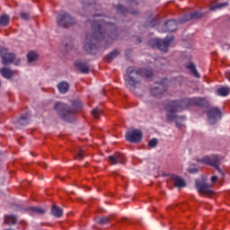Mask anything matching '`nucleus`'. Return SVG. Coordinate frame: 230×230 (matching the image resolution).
I'll use <instances>...</instances> for the list:
<instances>
[{"label":"nucleus","instance_id":"f257e3e1","mask_svg":"<svg viewBox=\"0 0 230 230\" xmlns=\"http://www.w3.org/2000/svg\"><path fill=\"white\" fill-rule=\"evenodd\" d=\"M92 33L86 34L84 49L88 55L98 53V42L103 40L106 44H112L119 39L118 25L105 20H94L91 22Z\"/></svg>","mask_w":230,"mask_h":230},{"label":"nucleus","instance_id":"f03ea898","mask_svg":"<svg viewBox=\"0 0 230 230\" xmlns=\"http://www.w3.org/2000/svg\"><path fill=\"white\" fill-rule=\"evenodd\" d=\"M146 76V78H152L154 76V72L150 69H144L143 71L136 69L134 66H129L126 70V75H124V80L126 86L129 91H136V88L139 84H141V77Z\"/></svg>","mask_w":230,"mask_h":230},{"label":"nucleus","instance_id":"7ed1b4c3","mask_svg":"<svg viewBox=\"0 0 230 230\" xmlns=\"http://www.w3.org/2000/svg\"><path fill=\"white\" fill-rule=\"evenodd\" d=\"M53 109L58 118L63 121H66V123H75V121H76V116L75 115V111L68 104L62 102H57L54 103Z\"/></svg>","mask_w":230,"mask_h":230},{"label":"nucleus","instance_id":"20e7f679","mask_svg":"<svg viewBox=\"0 0 230 230\" xmlns=\"http://www.w3.org/2000/svg\"><path fill=\"white\" fill-rule=\"evenodd\" d=\"M193 105V98H184L180 101H171L167 103L166 108L168 109L169 119H172L173 112H182L184 109L191 107Z\"/></svg>","mask_w":230,"mask_h":230},{"label":"nucleus","instance_id":"39448f33","mask_svg":"<svg viewBox=\"0 0 230 230\" xmlns=\"http://www.w3.org/2000/svg\"><path fill=\"white\" fill-rule=\"evenodd\" d=\"M197 163H201V164H205L207 166H213L215 170L218 172L224 177L225 173L222 169H220V165L222 164V159L218 155H214L211 156H203L202 158L196 159Z\"/></svg>","mask_w":230,"mask_h":230},{"label":"nucleus","instance_id":"423d86ee","mask_svg":"<svg viewBox=\"0 0 230 230\" xmlns=\"http://www.w3.org/2000/svg\"><path fill=\"white\" fill-rule=\"evenodd\" d=\"M57 25L58 28L66 29L69 28V26H73L74 24H76V20L71 13H67V11H61L57 18Z\"/></svg>","mask_w":230,"mask_h":230},{"label":"nucleus","instance_id":"0eeeda50","mask_svg":"<svg viewBox=\"0 0 230 230\" xmlns=\"http://www.w3.org/2000/svg\"><path fill=\"white\" fill-rule=\"evenodd\" d=\"M172 42H173V36L166 37L164 40H150L148 45L151 48H155L156 49H160V51H164V53H166L168 52V47L170 46V44H172Z\"/></svg>","mask_w":230,"mask_h":230},{"label":"nucleus","instance_id":"6e6552de","mask_svg":"<svg viewBox=\"0 0 230 230\" xmlns=\"http://www.w3.org/2000/svg\"><path fill=\"white\" fill-rule=\"evenodd\" d=\"M207 118L210 125H217L222 119V111L218 107H212L207 111Z\"/></svg>","mask_w":230,"mask_h":230},{"label":"nucleus","instance_id":"1a4fd4ad","mask_svg":"<svg viewBox=\"0 0 230 230\" xmlns=\"http://www.w3.org/2000/svg\"><path fill=\"white\" fill-rule=\"evenodd\" d=\"M165 111H166V123H173L174 121L178 128H182V123L186 121V116H178L177 113H179V111H173L170 119L168 116V108H165Z\"/></svg>","mask_w":230,"mask_h":230},{"label":"nucleus","instance_id":"9d476101","mask_svg":"<svg viewBox=\"0 0 230 230\" xmlns=\"http://www.w3.org/2000/svg\"><path fill=\"white\" fill-rule=\"evenodd\" d=\"M0 57L2 58V64L6 66L7 64H12L15 58V54L8 51L6 48L0 49Z\"/></svg>","mask_w":230,"mask_h":230},{"label":"nucleus","instance_id":"9b49d317","mask_svg":"<svg viewBox=\"0 0 230 230\" xmlns=\"http://www.w3.org/2000/svg\"><path fill=\"white\" fill-rule=\"evenodd\" d=\"M126 139L129 143H140V141L143 139V132L138 129H133L126 134Z\"/></svg>","mask_w":230,"mask_h":230},{"label":"nucleus","instance_id":"f8f14e48","mask_svg":"<svg viewBox=\"0 0 230 230\" xmlns=\"http://www.w3.org/2000/svg\"><path fill=\"white\" fill-rule=\"evenodd\" d=\"M30 119H31V114L30 112H26L21 115L20 118L14 121V125L16 128H22V127L30 125Z\"/></svg>","mask_w":230,"mask_h":230},{"label":"nucleus","instance_id":"ddd939ff","mask_svg":"<svg viewBox=\"0 0 230 230\" xmlns=\"http://www.w3.org/2000/svg\"><path fill=\"white\" fill-rule=\"evenodd\" d=\"M165 92L166 86H164L163 83H156L150 90L152 96H155V98H161Z\"/></svg>","mask_w":230,"mask_h":230},{"label":"nucleus","instance_id":"4468645a","mask_svg":"<svg viewBox=\"0 0 230 230\" xmlns=\"http://www.w3.org/2000/svg\"><path fill=\"white\" fill-rule=\"evenodd\" d=\"M196 189L199 193L203 195H209L211 193V186L202 181H196Z\"/></svg>","mask_w":230,"mask_h":230},{"label":"nucleus","instance_id":"2eb2a0df","mask_svg":"<svg viewBox=\"0 0 230 230\" xmlns=\"http://www.w3.org/2000/svg\"><path fill=\"white\" fill-rule=\"evenodd\" d=\"M109 161L111 164H125V155L121 153H115L112 155L109 156Z\"/></svg>","mask_w":230,"mask_h":230},{"label":"nucleus","instance_id":"dca6fc26","mask_svg":"<svg viewBox=\"0 0 230 230\" xmlns=\"http://www.w3.org/2000/svg\"><path fill=\"white\" fill-rule=\"evenodd\" d=\"M75 67H76V69L83 75H89L90 68L88 62H82L80 60L75 61Z\"/></svg>","mask_w":230,"mask_h":230},{"label":"nucleus","instance_id":"f3484780","mask_svg":"<svg viewBox=\"0 0 230 230\" xmlns=\"http://www.w3.org/2000/svg\"><path fill=\"white\" fill-rule=\"evenodd\" d=\"M162 30L164 33L175 31V30H177V22L175 20L167 21Z\"/></svg>","mask_w":230,"mask_h":230},{"label":"nucleus","instance_id":"a211bd4d","mask_svg":"<svg viewBox=\"0 0 230 230\" xmlns=\"http://www.w3.org/2000/svg\"><path fill=\"white\" fill-rule=\"evenodd\" d=\"M169 177L172 181L175 188H186V181L181 177L175 174H170Z\"/></svg>","mask_w":230,"mask_h":230},{"label":"nucleus","instance_id":"6ab92c4d","mask_svg":"<svg viewBox=\"0 0 230 230\" xmlns=\"http://www.w3.org/2000/svg\"><path fill=\"white\" fill-rule=\"evenodd\" d=\"M192 105H197V107H201L203 109H208L209 107V102L208 100L200 97L192 98Z\"/></svg>","mask_w":230,"mask_h":230},{"label":"nucleus","instance_id":"aec40b11","mask_svg":"<svg viewBox=\"0 0 230 230\" xmlns=\"http://www.w3.org/2000/svg\"><path fill=\"white\" fill-rule=\"evenodd\" d=\"M159 24V19L157 17L150 16L147 18L146 22L144 23L145 28H155Z\"/></svg>","mask_w":230,"mask_h":230},{"label":"nucleus","instance_id":"412c9836","mask_svg":"<svg viewBox=\"0 0 230 230\" xmlns=\"http://www.w3.org/2000/svg\"><path fill=\"white\" fill-rule=\"evenodd\" d=\"M51 215L56 218H60L64 215V210L57 205H53L51 208Z\"/></svg>","mask_w":230,"mask_h":230},{"label":"nucleus","instance_id":"4be33fe9","mask_svg":"<svg viewBox=\"0 0 230 230\" xmlns=\"http://www.w3.org/2000/svg\"><path fill=\"white\" fill-rule=\"evenodd\" d=\"M186 68L189 69V71L195 76V78H200V74H199V71L197 70V66L193 62H190L187 66Z\"/></svg>","mask_w":230,"mask_h":230},{"label":"nucleus","instance_id":"5701e85b","mask_svg":"<svg viewBox=\"0 0 230 230\" xmlns=\"http://www.w3.org/2000/svg\"><path fill=\"white\" fill-rule=\"evenodd\" d=\"M58 89L61 94H66L69 91V84L63 81L58 84Z\"/></svg>","mask_w":230,"mask_h":230},{"label":"nucleus","instance_id":"b1692460","mask_svg":"<svg viewBox=\"0 0 230 230\" xmlns=\"http://www.w3.org/2000/svg\"><path fill=\"white\" fill-rule=\"evenodd\" d=\"M0 74L2 75V76H4V78H6L7 80H10V78L13 76V72H12L10 68H6V67L2 68L0 70Z\"/></svg>","mask_w":230,"mask_h":230},{"label":"nucleus","instance_id":"393cba45","mask_svg":"<svg viewBox=\"0 0 230 230\" xmlns=\"http://www.w3.org/2000/svg\"><path fill=\"white\" fill-rule=\"evenodd\" d=\"M226 6H229V3L225 2L221 4H211L209 10L211 12H215V10H222V8H226Z\"/></svg>","mask_w":230,"mask_h":230},{"label":"nucleus","instance_id":"a878e982","mask_svg":"<svg viewBox=\"0 0 230 230\" xmlns=\"http://www.w3.org/2000/svg\"><path fill=\"white\" fill-rule=\"evenodd\" d=\"M118 55H119V50L115 49L106 56V60L108 62H112V60L118 57Z\"/></svg>","mask_w":230,"mask_h":230},{"label":"nucleus","instance_id":"bb28decb","mask_svg":"<svg viewBox=\"0 0 230 230\" xmlns=\"http://www.w3.org/2000/svg\"><path fill=\"white\" fill-rule=\"evenodd\" d=\"M192 21H199V19H202L206 15V13L200 11L190 12Z\"/></svg>","mask_w":230,"mask_h":230},{"label":"nucleus","instance_id":"cd10ccee","mask_svg":"<svg viewBox=\"0 0 230 230\" xmlns=\"http://www.w3.org/2000/svg\"><path fill=\"white\" fill-rule=\"evenodd\" d=\"M230 88L229 86H223L217 89L218 96H229Z\"/></svg>","mask_w":230,"mask_h":230},{"label":"nucleus","instance_id":"c85d7f7f","mask_svg":"<svg viewBox=\"0 0 230 230\" xmlns=\"http://www.w3.org/2000/svg\"><path fill=\"white\" fill-rule=\"evenodd\" d=\"M5 222L9 226H14V224H17V216L16 215L5 216Z\"/></svg>","mask_w":230,"mask_h":230},{"label":"nucleus","instance_id":"c756f323","mask_svg":"<svg viewBox=\"0 0 230 230\" xmlns=\"http://www.w3.org/2000/svg\"><path fill=\"white\" fill-rule=\"evenodd\" d=\"M38 58H39V55L35 51H30L27 54V59L29 64H31V62H35L36 60H38Z\"/></svg>","mask_w":230,"mask_h":230},{"label":"nucleus","instance_id":"7c9ffc66","mask_svg":"<svg viewBox=\"0 0 230 230\" xmlns=\"http://www.w3.org/2000/svg\"><path fill=\"white\" fill-rule=\"evenodd\" d=\"M190 21H192V18H191V12L183 14V15L179 19V22H180L181 24H183V22H190Z\"/></svg>","mask_w":230,"mask_h":230},{"label":"nucleus","instance_id":"2f4dec72","mask_svg":"<svg viewBox=\"0 0 230 230\" xmlns=\"http://www.w3.org/2000/svg\"><path fill=\"white\" fill-rule=\"evenodd\" d=\"M96 224H100V226H105V224H109L111 221V218L107 217H96L95 219Z\"/></svg>","mask_w":230,"mask_h":230},{"label":"nucleus","instance_id":"473e14b6","mask_svg":"<svg viewBox=\"0 0 230 230\" xmlns=\"http://www.w3.org/2000/svg\"><path fill=\"white\" fill-rule=\"evenodd\" d=\"M10 22V16L6 14H3L0 16V26H8Z\"/></svg>","mask_w":230,"mask_h":230},{"label":"nucleus","instance_id":"72a5a7b5","mask_svg":"<svg viewBox=\"0 0 230 230\" xmlns=\"http://www.w3.org/2000/svg\"><path fill=\"white\" fill-rule=\"evenodd\" d=\"M115 9L117 10V12H119V13H128V8H127V6L123 5V4H117L115 5Z\"/></svg>","mask_w":230,"mask_h":230},{"label":"nucleus","instance_id":"f704fd0d","mask_svg":"<svg viewBox=\"0 0 230 230\" xmlns=\"http://www.w3.org/2000/svg\"><path fill=\"white\" fill-rule=\"evenodd\" d=\"M29 209L32 211V213H36V215H44V213H46V210L39 207H31Z\"/></svg>","mask_w":230,"mask_h":230},{"label":"nucleus","instance_id":"c9c22d12","mask_svg":"<svg viewBox=\"0 0 230 230\" xmlns=\"http://www.w3.org/2000/svg\"><path fill=\"white\" fill-rule=\"evenodd\" d=\"M84 157H85V151H84V149L82 148L78 149L76 152V159H78L79 161H82Z\"/></svg>","mask_w":230,"mask_h":230},{"label":"nucleus","instance_id":"e433bc0d","mask_svg":"<svg viewBox=\"0 0 230 230\" xmlns=\"http://www.w3.org/2000/svg\"><path fill=\"white\" fill-rule=\"evenodd\" d=\"M92 114L93 118H99L103 114V111L98 108H95L94 110L92 111Z\"/></svg>","mask_w":230,"mask_h":230},{"label":"nucleus","instance_id":"4c0bfd02","mask_svg":"<svg viewBox=\"0 0 230 230\" xmlns=\"http://www.w3.org/2000/svg\"><path fill=\"white\" fill-rule=\"evenodd\" d=\"M158 143L159 140H157V138H152L151 140L148 141V146L149 148H155Z\"/></svg>","mask_w":230,"mask_h":230},{"label":"nucleus","instance_id":"58836bf2","mask_svg":"<svg viewBox=\"0 0 230 230\" xmlns=\"http://www.w3.org/2000/svg\"><path fill=\"white\" fill-rule=\"evenodd\" d=\"M72 105L75 109H77L78 111H80V109H82L83 104L82 102L75 100L72 102Z\"/></svg>","mask_w":230,"mask_h":230},{"label":"nucleus","instance_id":"ea45409f","mask_svg":"<svg viewBox=\"0 0 230 230\" xmlns=\"http://www.w3.org/2000/svg\"><path fill=\"white\" fill-rule=\"evenodd\" d=\"M20 15L23 21H30V13L22 12Z\"/></svg>","mask_w":230,"mask_h":230},{"label":"nucleus","instance_id":"a19ab883","mask_svg":"<svg viewBox=\"0 0 230 230\" xmlns=\"http://www.w3.org/2000/svg\"><path fill=\"white\" fill-rule=\"evenodd\" d=\"M188 172H189V173H199V168L198 167H189Z\"/></svg>","mask_w":230,"mask_h":230},{"label":"nucleus","instance_id":"79ce46f5","mask_svg":"<svg viewBox=\"0 0 230 230\" xmlns=\"http://www.w3.org/2000/svg\"><path fill=\"white\" fill-rule=\"evenodd\" d=\"M82 3L84 6H91L94 0H83Z\"/></svg>","mask_w":230,"mask_h":230},{"label":"nucleus","instance_id":"37998d69","mask_svg":"<svg viewBox=\"0 0 230 230\" xmlns=\"http://www.w3.org/2000/svg\"><path fill=\"white\" fill-rule=\"evenodd\" d=\"M66 51H69V49H73V43L69 42L65 45Z\"/></svg>","mask_w":230,"mask_h":230},{"label":"nucleus","instance_id":"c03bdc74","mask_svg":"<svg viewBox=\"0 0 230 230\" xmlns=\"http://www.w3.org/2000/svg\"><path fill=\"white\" fill-rule=\"evenodd\" d=\"M128 13H130L131 15H138L139 14V11H137V9L128 10Z\"/></svg>","mask_w":230,"mask_h":230},{"label":"nucleus","instance_id":"a18cd8bd","mask_svg":"<svg viewBox=\"0 0 230 230\" xmlns=\"http://www.w3.org/2000/svg\"><path fill=\"white\" fill-rule=\"evenodd\" d=\"M217 180H218V176H212L211 177V182H217Z\"/></svg>","mask_w":230,"mask_h":230},{"label":"nucleus","instance_id":"49530a36","mask_svg":"<svg viewBox=\"0 0 230 230\" xmlns=\"http://www.w3.org/2000/svg\"><path fill=\"white\" fill-rule=\"evenodd\" d=\"M129 3H132L133 4H136L137 6V4H139V2H137V0H128Z\"/></svg>","mask_w":230,"mask_h":230},{"label":"nucleus","instance_id":"de8ad7c7","mask_svg":"<svg viewBox=\"0 0 230 230\" xmlns=\"http://www.w3.org/2000/svg\"><path fill=\"white\" fill-rule=\"evenodd\" d=\"M127 222H128V219L126 217L120 220V224H127Z\"/></svg>","mask_w":230,"mask_h":230},{"label":"nucleus","instance_id":"09e8293b","mask_svg":"<svg viewBox=\"0 0 230 230\" xmlns=\"http://www.w3.org/2000/svg\"><path fill=\"white\" fill-rule=\"evenodd\" d=\"M190 168H197V164H190Z\"/></svg>","mask_w":230,"mask_h":230},{"label":"nucleus","instance_id":"8fccbe9b","mask_svg":"<svg viewBox=\"0 0 230 230\" xmlns=\"http://www.w3.org/2000/svg\"><path fill=\"white\" fill-rule=\"evenodd\" d=\"M137 42H138V44H141L142 40L140 37L137 38Z\"/></svg>","mask_w":230,"mask_h":230},{"label":"nucleus","instance_id":"3c124183","mask_svg":"<svg viewBox=\"0 0 230 230\" xmlns=\"http://www.w3.org/2000/svg\"><path fill=\"white\" fill-rule=\"evenodd\" d=\"M42 166H43V168H48V164H43Z\"/></svg>","mask_w":230,"mask_h":230},{"label":"nucleus","instance_id":"603ef678","mask_svg":"<svg viewBox=\"0 0 230 230\" xmlns=\"http://www.w3.org/2000/svg\"><path fill=\"white\" fill-rule=\"evenodd\" d=\"M99 15L98 14H94L93 17H98Z\"/></svg>","mask_w":230,"mask_h":230},{"label":"nucleus","instance_id":"864d4df0","mask_svg":"<svg viewBox=\"0 0 230 230\" xmlns=\"http://www.w3.org/2000/svg\"><path fill=\"white\" fill-rule=\"evenodd\" d=\"M129 224H134V222H129Z\"/></svg>","mask_w":230,"mask_h":230}]
</instances>
